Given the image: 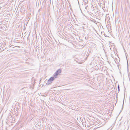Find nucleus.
Instances as JSON below:
<instances>
[{
    "label": "nucleus",
    "mask_w": 130,
    "mask_h": 130,
    "mask_svg": "<svg viewBox=\"0 0 130 130\" xmlns=\"http://www.w3.org/2000/svg\"><path fill=\"white\" fill-rule=\"evenodd\" d=\"M124 92H125V90H124Z\"/></svg>",
    "instance_id": "7"
},
{
    "label": "nucleus",
    "mask_w": 130,
    "mask_h": 130,
    "mask_svg": "<svg viewBox=\"0 0 130 130\" xmlns=\"http://www.w3.org/2000/svg\"><path fill=\"white\" fill-rule=\"evenodd\" d=\"M20 92L21 91L20 90Z\"/></svg>",
    "instance_id": "6"
},
{
    "label": "nucleus",
    "mask_w": 130,
    "mask_h": 130,
    "mask_svg": "<svg viewBox=\"0 0 130 130\" xmlns=\"http://www.w3.org/2000/svg\"><path fill=\"white\" fill-rule=\"evenodd\" d=\"M123 106H124V102H123L122 105V108L121 109V110L119 113V114L121 113V112L122 111V110L123 108Z\"/></svg>",
    "instance_id": "3"
},
{
    "label": "nucleus",
    "mask_w": 130,
    "mask_h": 130,
    "mask_svg": "<svg viewBox=\"0 0 130 130\" xmlns=\"http://www.w3.org/2000/svg\"><path fill=\"white\" fill-rule=\"evenodd\" d=\"M45 95H43L44 96H46V94H45Z\"/></svg>",
    "instance_id": "4"
},
{
    "label": "nucleus",
    "mask_w": 130,
    "mask_h": 130,
    "mask_svg": "<svg viewBox=\"0 0 130 130\" xmlns=\"http://www.w3.org/2000/svg\"><path fill=\"white\" fill-rule=\"evenodd\" d=\"M61 70L60 69L58 70L55 73V75H54V76L55 78H56L57 77V75L61 73Z\"/></svg>",
    "instance_id": "2"
},
{
    "label": "nucleus",
    "mask_w": 130,
    "mask_h": 130,
    "mask_svg": "<svg viewBox=\"0 0 130 130\" xmlns=\"http://www.w3.org/2000/svg\"><path fill=\"white\" fill-rule=\"evenodd\" d=\"M55 78V77H51L50 79L48 80L47 82V84H49L51 83L54 80V79Z\"/></svg>",
    "instance_id": "1"
},
{
    "label": "nucleus",
    "mask_w": 130,
    "mask_h": 130,
    "mask_svg": "<svg viewBox=\"0 0 130 130\" xmlns=\"http://www.w3.org/2000/svg\"><path fill=\"white\" fill-rule=\"evenodd\" d=\"M118 91L119 92L120 91V90H118Z\"/></svg>",
    "instance_id": "5"
},
{
    "label": "nucleus",
    "mask_w": 130,
    "mask_h": 130,
    "mask_svg": "<svg viewBox=\"0 0 130 130\" xmlns=\"http://www.w3.org/2000/svg\"><path fill=\"white\" fill-rule=\"evenodd\" d=\"M43 102H44V101H43Z\"/></svg>",
    "instance_id": "8"
}]
</instances>
